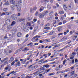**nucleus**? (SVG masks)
<instances>
[{
	"label": "nucleus",
	"instance_id": "14",
	"mask_svg": "<svg viewBox=\"0 0 78 78\" xmlns=\"http://www.w3.org/2000/svg\"><path fill=\"white\" fill-rule=\"evenodd\" d=\"M63 8L65 11H66V10H67V7L66 6V5H63Z\"/></svg>",
	"mask_w": 78,
	"mask_h": 78
},
{
	"label": "nucleus",
	"instance_id": "34",
	"mask_svg": "<svg viewBox=\"0 0 78 78\" xmlns=\"http://www.w3.org/2000/svg\"><path fill=\"white\" fill-rule=\"evenodd\" d=\"M47 54H45L43 55V56H45V58H46L47 57Z\"/></svg>",
	"mask_w": 78,
	"mask_h": 78
},
{
	"label": "nucleus",
	"instance_id": "13",
	"mask_svg": "<svg viewBox=\"0 0 78 78\" xmlns=\"http://www.w3.org/2000/svg\"><path fill=\"white\" fill-rule=\"evenodd\" d=\"M10 8H11V10L12 11H14V6L13 5H12L11 6H10Z\"/></svg>",
	"mask_w": 78,
	"mask_h": 78
},
{
	"label": "nucleus",
	"instance_id": "43",
	"mask_svg": "<svg viewBox=\"0 0 78 78\" xmlns=\"http://www.w3.org/2000/svg\"><path fill=\"white\" fill-rule=\"evenodd\" d=\"M75 2L76 3H78V0H74Z\"/></svg>",
	"mask_w": 78,
	"mask_h": 78
},
{
	"label": "nucleus",
	"instance_id": "39",
	"mask_svg": "<svg viewBox=\"0 0 78 78\" xmlns=\"http://www.w3.org/2000/svg\"><path fill=\"white\" fill-rule=\"evenodd\" d=\"M26 78H32V76H27L26 77Z\"/></svg>",
	"mask_w": 78,
	"mask_h": 78
},
{
	"label": "nucleus",
	"instance_id": "46",
	"mask_svg": "<svg viewBox=\"0 0 78 78\" xmlns=\"http://www.w3.org/2000/svg\"><path fill=\"white\" fill-rule=\"evenodd\" d=\"M29 63H30V61H29L28 62H26V65L28 64H29Z\"/></svg>",
	"mask_w": 78,
	"mask_h": 78
},
{
	"label": "nucleus",
	"instance_id": "3",
	"mask_svg": "<svg viewBox=\"0 0 78 78\" xmlns=\"http://www.w3.org/2000/svg\"><path fill=\"white\" fill-rule=\"evenodd\" d=\"M11 17L13 20H17V17L15 14L12 15L11 16Z\"/></svg>",
	"mask_w": 78,
	"mask_h": 78
},
{
	"label": "nucleus",
	"instance_id": "6",
	"mask_svg": "<svg viewBox=\"0 0 78 78\" xmlns=\"http://www.w3.org/2000/svg\"><path fill=\"white\" fill-rule=\"evenodd\" d=\"M5 22L7 25H8V24H10V23H11L10 20L8 19L6 20Z\"/></svg>",
	"mask_w": 78,
	"mask_h": 78
},
{
	"label": "nucleus",
	"instance_id": "30",
	"mask_svg": "<svg viewBox=\"0 0 78 78\" xmlns=\"http://www.w3.org/2000/svg\"><path fill=\"white\" fill-rule=\"evenodd\" d=\"M48 66H49L48 65H44L43 67H46V68H48Z\"/></svg>",
	"mask_w": 78,
	"mask_h": 78
},
{
	"label": "nucleus",
	"instance_id": "59",
	"mask_svg": "<svg viewBox=\"0 0 78 78\" xmlns=\"http://www.w3.org/2000/svg\"><path fill=\"white\" fill-rule=\"evenodd\" d=\"M48 55L49 56H50L51 55V53H49L48 54Z\"/></svg>",
	"mask_w": 78,
	"mask_h": 78
},
{
	"label": "nucleus",
	"instance_id": "47",
	"mask_svg": "<svg viewBox=\"0 0 78 78\" xmlns=\"http://www.w3.org/2000/svg\"><path fill=\"white\" fill-rule=\"evenodd\" d=\"M52 33H51V32H50L49 34L48 35V36H51V35H52Z\"/></svg>",
	"mask_w": 78,
	"mask_h": 78
},
{
	"label": "nucleus",
	"instance_id": "57",
	"mask_svg": "<svg viewBox=\"0 0 78 78\" xmlns=\"http://www.w3.org/2000/svg\"><path fill=\"white\" fill-rule=\"evenodd\" d=\"M40 43H43V41H42V40H41L39 41Z\"/></svg>",
	"mask_w": 78,
	"mask_h": 78
},
{
	"label": "nucleus",
	"instance_id": "33",
	"mask_svg": "<svg viewBox=\"0 0 78 78\" xmlns=\"http://www.w3.org/2000/svg\"><path fill=\"white\" fill-rule=\"evenodd\" d=\"M61 28V27H59V29L58 30V31H61V30H62V29H61V28Z\"/></svg>",
	"mask_w": 78,
	"mask_h": 78
},
{
	"label": "nucleus",
	"instance_id": "12",
	"mask_svg": "<svg viewBox=\"0 0 78 78\" xmlns=\"http://www.w3.org/2000/svg\"><path fill=\"white\" fill-rule=\"evenodd\" d=\"M62 41H64L67 40V37H64L62 39Z\"/></svg>",
	"mask_w": 78,
	"mask_h": 78
},
{
	"label": "nucleus",
	"instance_id": "11",
	"mask_svg": "<svg viewBox=\"0 0 78 78\" xmlns=\"http://www.w3.org/2000/svg\"><path fill=\"white\" fill-rule=\"evenodd\" d=\"M21 36H22V33L20 32H18L17 34V36L18 37H21Z\"/></svg>",
	"mask_w": 78,
	"mask_h": 78
},
{
	"label": "nucleus",
	"instance_id": "53",
	"mask_svg": "<svg viewBox=\"0 0 78 78\" xmlns=\"http://www.w3.org/2000/svg\"><path fill=\"white\" fill-rule=\"evenodd\" d=\"M62 22H60L58 23V25H62Z\"/></svg>",
	"mask_w": 78,
	"mask_h": 78
},
{
	"label": "nucleus",
	"instance_id": "23",
	"mask_svg": "<svg viewBox=\"0 0 78 78\" xmlns=\"http://www.w3.org/2000/svg\"><path fill=\"white\" fill-rule=\"evenodd\" d=\"M39 15V12H38L37 11L36 12V13L35 14V15L36 16H37Z\"/></svg>",
	"mask_w": 78,
	"mask_h": 78
},
{
	"label": "nucleus",
	"instance_id": "25",
	"mask_svg": "<svg viewBox=\"0 0 78 78\" xmlns=\"http://www.w3.org/2000/svg\"><path fill=\"white\" fill-rule=\"evenodd\" d=\"M33 66V65H31L28 68L29 69H33V67H32Z\"/></svg>",
	"mask_w": 78,
	"mask_h": 78
},
{
	"label": "nucleus",
	"instance_id": "36",
	"mask_svg": "<svg viewBox=\"0 0 78 78\" xmlns=\"http://www.w3.org/2000/svg\"><path fill=\"white\" fill-rule=\"evenodd\" d=\"M66 61H67V60H65L63 61V64H65L66 63Z\"/></svg>",
	"mask_w": 78,
	"mask_h": 78
},
{
	"label": "nucleus",
	"instance_id": "41",
	"mask_svg": "<svg viewBox=\"0 0 78 78\" xmlns=\"http://www.w3.org/2000/svg\"><path fill=\"white\" fill-rule=\"evenodd\" d=\"M33 9L34 10V11H36V9H37V7H34V8Z\"/></svg>",
	"mask_w": 78,
	"mask_h": 78
},
{
	"label": "nucleus",
	"instance_id": "16",
	"mask_svg": "<svg viewBox=\"0 0 78 78\" xmlns=\"http://www.w3.org/2000/svg\"><path fill=\"white\" fill-rule=\"evenodd\" d=\"M39 10L40 12H41V11H42L44 10V7H41Z\"/></svg>",
	"mask_w": 78,
	"mask_h": 78
},
{
	"label": "nucleus",
	"instance_id": "26",
	"mask_svg": "<svg viewBox=\"0 0 78 78\" xmlns=\"http://www.w3.org/2000/svg\"><path fill=\"white\" fill-rule=\"evenodd\" d=\"M16 71L15 72L14 71H13L11 73H10V74H12V75H13V74H14V73H16Z\"/></svg>",
	"mask_w": 78,
	"mask_h": 78
},
{
	"label": "nucleus",
	"instance_id": "62",
	"mask_svg": "<svg viewBox=\"0 0 78 78\" xmlns=\"http://www.w3.org/2000/svg\"><path fill=\"white\" fill-rule=\"evenodd\" d=\"M55 19H56V20H58V17H55Z\"/></svg>",
	"mask_w": 78,
	"mask_h": 78
},
{
	"label": "nucleus",
	"instance_id": "37",
	"mask_svg": "<svg viewBox=\"0 0 78 78\" xmlns=\"http://www.w3.org/2000/svg\"><path fill=\"white\" fill-rule=\"evenodd\" d=\"M66 22H67V21H66V20H64V21H63V24H65V23H66Z\"/></svg>",
	"mask_w": 78,
	"mask_h": 78
},
{
	"label": "nucleus",
	"instance_id": "27",
	"mask_svg": "<svg viewBox=\"0 0 78 78\" xmlns=\"http://www.w3.org/2000/svg\"><path fill=\"white\" fill-rule=\"evenodd\" d=\"M4 5H9V2H7L5 3L4 4Z\"/></svg>",
	"mask_w": 78,
	"mask_h": 78
},
{
	"label": "nucleus",
	"instance_id": "2",
	"mask_svg": "<svg viewBox=\"0 0 78 78\" xmlns=\"http://www.w3.org/2000/svg\"><path fill=\"white\" fill-rule=\"evenodd\" d=\"M73 4L72 3H71L68 7L69 9H73Z\"/></svg>",
	"mask_w": 78,
	"mask_h": 78
},
{
	"label": "nucleus",
	"instance_id": "7",
	"mask_svg": "<svg viewBox=\"0 0 78 78\" xmlns=\"http://www.w3.org/2000/svg\"><path fill=\"white\" fill-rule=\"evenodd\" d=\"M8 60V58L6 57L5 58H3V59H2L1 60L2 62H5V61H6V60Z\"/></svg>",
	"mask_w": 78,
	"mask_h": 78
},
{
	"label": "nucleus",
	"instance_id": "31",
	"mask_svg": "<svg viewBox=\"0 0 78 78\" xmlns=\"http://www.w3.org/2000/svg\"><path fill=\"white\" fill-rule=\"evenodd\" d=\"M17 64H18L19 66H20V61L18 62L17 63Z\"/></svg>",
	"mask_w": 78,
	"mask_h": 78
},
{
	"label": "nucleus",
	"instance_id": "44",
	"mask_svg": "<svg viewBox=\"0 0 78 78\" xmlns=\"http://www.w3.org/2000/svg\"><path fill=\"white\" fill-rule=\"evenodd\" d=\"M30 12H33V10H34L33 9L31 8V9H30Z\"/></svg>",
	"mask_w": 78,
	"mask_h": 78
},
{
	"label": "nucleus",
	"instance_id": "28",
	"mask_svg": "<svg viewBox=\"0 0 78 78\" xmlns=\"http://www.w3.org/2000/svg\"><path fill=\"white\" fill-rule=\"evenodd\" d=\"M50 23H47L45 25V27H50Z\"/></svg>",
	"mask_w": 78,
	"mask_h": 78
},
{
	"label": "nucleus",
	"instance_id": "20",
	"mask_svg": "<svg viewBox=\"0 0 78 78\" xmlns=\"http://www.w3.org/2000/svg\"><path fill=\"white\" fill-rule=\"evenodd\" d=\"M53 19V16H51L49 18H48V20H51Z\"/></svg>",
	"mask_w": 78,
	"mask_h": 78
},
{
	"label": "nucleus",
	"instance_id": "51",
	"mask_svg": "<svg viewBox=\"0 0 78 78\" xmlns=\"http://www.w3.org/2000/svg\"><path fill=\"white\" fill-rule=\"evenodd\" d=\"M38 44H39L38 43H37L34 44V45H38Z\"/></svg>",
	"mask_w": 78,
	"mask_h": 78
},
{
	"label": "nucleus",
	"instance_id": "15",
	"mask_svg": "<svg viewBox=\"0 0 78 78\" xmlns=\"http://www.w3.org/2000/svg\"><path fill=\"white\" fill-rule=\"evenodd\" d=\"M6 15H11V12H6Z\"/></svg>",
	"mask_w": 78,
	"mask_h": 78
},
{
	"label": "nucleus",
	"instance_id": "21",
	"mask_svg": "<svg viewBox=\"0 0 78 78\" xmlns=\"http://www.w3.org/2000/svg\"><path fill=\"white\" fill-rule=\"evenodd\" d=\"M71 74H72L71 75V76H73V75H74V74H75V71H72L71 72Z\"/></svg>",
	"mask_w": 78,
	"mask_h": 78
},
{
	"label": "nucleus",
	"instance_id": "1",
	"mask_svg": "<svg viewBox=\"0 0 78 78\" xmlns=\"http://www.w3.org/2000/svg\"><path fill=\"white\" fill-rule=\"evenodd\" d=\"M15 6L17 7L18 11L19 12L21 11V7L20 6V4L19 3L16 4V5H15Z\"/></svg>",
	"mask_w": 78,
	"mask_h": 78
},
{
	"label": "nucleus",
	"instance_id": "64",
	"mask_svg": "<svg viewBox=\"0 0 78 78\" xmlns=\"http://www.w3.org/2000/svg\"><path fill=\"white\" fill-rule=\"evenodd\" d=\"M70 59H73V57H70Z\"/></svg>",
	"mask_w": 78,
	"mask_h": 78
},
{
	"label": "nucleus",
	"instance_id": "63",
	"mask_svg": "<svg viewBox=\"0 0 78 78\" xmlns=\"http://www.w3.org/2000/svg\"><path fill=\"white\" fill-rule=\"evenodd\" d=\"M28 36H29V35L28 34H27L26 36V37H28Z\"/></svg>",
	"mask_w": 78,
	"mask_h": 78
},
{
	"label": "nucleus",
	"instance_id": "52",
	"mask_svg": "<svg viewBox=\"0 0 78 78\" xmlns=\"http://www.w3.org/2000/svg\"><path fill=\"white\" fill-rule=\"evenodd\" d=\"M55 74L54 73H51L50 74V76H51V75H54Z\"/></svg>",
	"mask_w": 78,
	"mask_h": 78
},
{
	"label": "nucleus",
	"instance_id": "19",
	"mask_svg": "<svg viewBox=\"0 0 78 78\" xmlns=\"http://www.w3.org/2000/svg\"><path fill=\"white\" fill-rule=\"evenodd\" d=\"M16 24V22L14 21H13L12 22L11 24V26H12V25H14Z\"/></svg>",
	"mask_w": 78,
	"mask_h": 78
},
{
	"label": "nucleus",
	"instance_id": "9",
	"mask_svg": "<svg viewBox=\"0 0 78 78\" xmlns=\"http://www.w3.org/2000/svg\"><path fill=\"white\" fill-rule=\"evenodd\" d=\"M27 50H29V49H28L27 47H25L24 49L22 50V51H27Z\"/></svg>",
	"mask_w": 78,
	"mask_h": 78
},
{
	"label": "nucleus",
	"instance_id": "35",
	"mask_svg": "<svg viewBox=\"0 0 78 78\" xmlns=\"http://www.w3.org/2000/svg\"><path fill=\"white\" fill-rule=\"evenodd\" d=\"M48 32H49V31H48V30H46L44 31V33H48Z\"/></svg>",
	"mask_w": 78,
	"mask_h": 78
},
{
	"label": "nucleus",
	"instance_id": "49",
	"mask_svg": "<svg viewBox=\"0 0 78 78\" xmlns=\"http://www.w3.org/2000/svg\"><path fill=\"white\" fill-rule=\"evenodd\" d=\"M76 53L73 52L72 53V55H76Z\"/></svg>",
	"mask_w": 78,
	"mask_h": 78
},
{
	"label": "nucleus",
	"instance_id": "24",
	"mask_svg": "<svg viewBox=\"0 0 78 78\" xmlns=\"http://www.w3.org/2000/svg\"><path fill=\"white\" fill-rule=\"evenodd\" d=\"M59 13L61 14H64V11H59Z\"/></svg>",
	"mask_w": 78,
	"mask_h": 78
},
{
	"label": "nucleus",
	"instance_id": "54",
	"mask_svg": "<svg viewBox=\"0 0 78 78\" xmlns=\"http://www.w3.org/2000/svg\"><path fill=\"white\" fill-rule=\"evenodd\" d=\"M74 62H75V60H74V59L72 60V64H74Z\"/></svg>",
	"mask_w": 78,
	"mask_h": 78
},
{
	"label": "nucleus",
	"instance_id": "32",
	"mask_svg": "<svg viewBox=\"0 0 78 78\" xmlns=\"http://www.w3.org/2000/svg\"><path fill=\"white\" fill-rule=\"evenodd\" d=\"M3 10L4 11H5V12H6V11H8V9H6V8H5L3 9Z\"/></svg>",
	"mask_w": 78,
	"mask_h": 78
},
{
	"label": "nucleus",
	"instance_id": "56",
	"mask_svg": "<svg viewBox=\"0 0 78 78\" xmlns=\"http://www.w3.org/2000/svg\"><path fill=\"white\" fill-rule=\"evenodd\" d=\"M78 48H77L76 49L74 50V51H76V52L77 51H78Z\"/></svg>",
	"mask_w": 78,
	"mask_h": 78
},
{
	"label": "nucleus",
	"instance_id": "55",
	"mask_svg": "<svg viewBox=\"0 0 78 78\" xmlns=\"http://www.w3.org/2000/svg\"><path fill=\"white\" fill-rule=\"evenodd\" d=\"M59 69H58V68L57 67L56 69H55V70H56V71H58V70H59Z\"/></svg>",
	"mask_w": 78,
	"mask_h": 78
},
{
	"label": "nucleus",
	"instance_id": "5",
	"mask_svg": "<svg viewBox=\"0 0 78 78\" xmlns=\"http://www.w3.org/2000/svg\"><path fill=\"white\" fill-rule=\"evenodd\" d=\"M44 16H45V14L44 13L40 14L38 15V16L40 18H43Z\"/></svg>",
	"mask_w": 78,
	"mask_h": 78
},
{
	"label": "nucleus",
	"instance_id": "45",
	"mask_svg": "<svg viewBox=\"0 0 78 78\" xmlns=\"http://www.w3.org/2000/svg\"><path fill=\"white\" fill-rule=\"evenodd\" d=\"M65 72H66V71H65L63 70V71H60V73H65Z\"/></svg>",
	"mask_w": 78,
	"mask_h": 78
},
{
	"label": "nucleus",
	"instance_id": "61",
	"mask_svg": "<svg viewBox=\"0 0 78 78\" xmlns=\"http://www.w3.org/2000/svg\"><path fill=\"white\" fill-rule=\"evenodd\" d=\"M69 68H68V69H66V72H69V71H70V70H69Z\"/></svg>",
	"mask_w": 78,
	"mask_h": 78
},
{
	"label": "nucleus",
	"instance_id": "58",
	"mask_svg": "<svg viewBox=\"0 0 78 78\" xmlns=\"http://www.w3.org/2000/svg\"><path fill=\"white\" fill-rule=\"evenodd\" d=\"M70 34H71V35L73 34V32H72V31H70Z\"/></svg>",
	"mask_w": 78,
	"mask_h": 78
},
{
	"label": "nucleus",
	"instance_id": "40",
	"mask_svg": "<svg viewBox=\"0 0 78 78\" xmlns=\"http://www.w3.org/2000/svg\"><path fill=\"white\" fill-rule=\"evenodd\" d=\"M37 67V66H36L33 67V69H35Z\"/></svg>",
	"mask_w": 78,
	"mask_h": 78
},
{
	"label": "nucleus",
	"instance_id": "29",
	"mask_svg": "<svg viewBox=\"0 0 78 78\" xmlns=\"http://www.w3.org/2000/svg\"><path fill=\"white\" fill-rule=\"evenodd\" d=\"M62 67H63V65H59L58 66V68L59 69H61V68H62Z\"/></svg>",
	"mask_w": 78,
	"mask_h": 78
},
{
	"label": "nucleus",
	"instance_id": "18",
	"mask_svg": "<svg viewBox=\"0 0 78 78\" xmlns=\"http://www.w3.org/2000/svg\"><path fill=\"white\" fill-rule=\"evenodd\" d=\"M63 34V33H60L58 34V37H60Z\"/></svg>",
	"mask_w": 78,
	"mask_h": 78
},
{
	"label": "nucleus",
	"instance_id": "38",
	"mask_svg": "<svg viewBox=\"0 0 78 78\" xmlns=\"http://www.w3.org/2000/svg\"><path fill=\"white\" fill-rule=\"evenodd\" d=\"M44 60V59H41L40 60L39 62H41L42 63V61Z\"/></svg>",
	"mask_w": 78,
	"mask_h": 78
},
{
	"label": "nucleus",
	"instance_id": "50",
	"mask_svg": "<svg viewBox=\"0 0 78 78\" xmlns=\"http://www.w3.org/2000/svg\"><path fill=\"white\" fill-rule=\"evenodd\" d=\"M14 63H15V62L13 61V62H12L11 63V65H12V66H13V65H14Z\"/></svg>",
	"mask_w": 78,
	"mask_h": 78
},
{
	"label": "nucleus",
	"instance_id": "42",
	"mask_svg": "<svg viewBox=\"0 0 78 78\" xmlns=\"http://www.w3.org/2000/svg\"><path fill=\"white\" fill-rule=\"evenodd\" d=\"M36 36V38H40V37H41V36H39V35H37Z\"/></svg>",
	"mask_w": 78,
	"mask_h": 78
},
{
	"label": "nucleus",
	"instance_id": "60",
	"mask_svg": "<svg viewBox=\"0 0 78 78\" xmlns=\"http://www.w3.org/2000/svg\"><path fill=\"white\" fill-rule=\"evenodd\" d=\"M64 35H66V34H67V32H64Z\"/></svg>",
	"mask_w": 78,
	"mask_h": 78
},
{
	"label": "nucleus",
	"instance_id": "48",
	"mask_svg": "<svg viewBox=\"0 0 78 78\" xmlns=\"http://www.w3.org/2000/svg\"><path fill=\"white\" fill-rule=\"evenodd\" d=\"M75 63H76V62H78V59H75Z\"/></svg>",
	"mask_w": 78,
	"mask_h": 78
},
{
	"label": "nucleus",
	"instance_id": "4",
	"mask_svg": "<svg viewBox=\"0 0 78 78\" xmlns=\"http://www.w3.org/2000/svg\"><path fill=\"white\" fill-rule=\"evenodd\" d=\"M10 3L11 5H17V3H16L14 0H10Z\"/></svg>",
	"mask_w": 78,
	"mask_h": 78
},
{
	"label": "nucleus",
	"instance_id": "17",
	"mask_svg": "<svg viewBox=\"0 0 78 78\" xmlns=\"http://www.w3.org/2000/svg\"><path fill=\"white\" fill-rule=\"evenodd\" d=\"M55 37H56V36H55V35H53L52 36L51 39H55Z\"/></svg>",
	"mask_w": 78,
	"mask_h": 78
},
{
	"label": "nucleus",
	"instance_id": "10",
	"mask_svg": "<svg viewBox=\"0 0 78 78\" xmlns=\"http://www.w3.org/2000/svg\"><path fill=\"white\" fill-rule=\"evenodd\" d=\"M23 20H25V19L23 18H20L18 20V22H22V21H23Z\"/></svg>",
	"mask_w": 78,
	"mask_h": 78
},
{
	"label": "nucleus",
	"instance_id": "22",
	"mask_svg": "<svg viewBox=\"0 0 78 78\" xmlns=\"http://www.w3.org/2000/svg\"><path fill=\"white\" fill-rule=\"evenodd\" d=\"M50 28L49 27H45L44 28V30H45L46 29H47L48 30H50Z\"/></svg>",
	"mask_w": 78,
	"mask_h": 78
},
{
	"label": "nucleus",
	"instance_id": "8",
	"mask_svg": "<svg viewBox=\"0 0 78 78\" xmlns=\"http://www.w3.org/2000/svg\"><path fill=\"white\" fill-rule=\"evenodd\" d=\"M14 59V58L13 57H11L10 58V60H9V62H12Z\"/></svg>",
	"mask_w": 78,
	"mask_h": 78
}]
</instances>
